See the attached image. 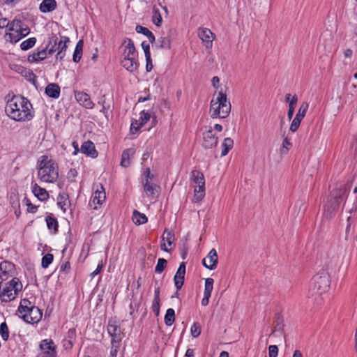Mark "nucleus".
I'll use <instances>...</instances> for the list:
<instances>
[{"instance_id":"obj_1","label":"nucleus","mask_w":357,"mask_h":357,"mask_svg":"<svg viewBox=\"0 0 357 357\" xmlns=\"http://www.w3.org/2000/svg\"><path fill=\"white\" fill-rule=\"evenodd\" d=\"M31 104L23 96H14L6 103L5 112L7 115L16 121H30L33 117L29 107Z\"/></svg>"},{"instance_id":"obj_2","label":"nucleus","mask_w":357,"mask_h":357,"mask_svg":"<svg viewBox=\"0 0 357 357\" xmlns=\"http://www.w3.org/2000/svg\"><path fill=\"white\" fill-rule=\"evenodd\" d=\"M38 178L42 182L54 183L59 178V168L57 163L49 159L48 156H40L37 162Z\"/></svg>"},{"instance_id":"obj_3","label":"nucleus","mask_w":357,"mask_h":357,"mask_svg":"<svg viewBox=\"0 0 357 357\" xmlns=\"http://www.w3.org/2000/svg\"><path fill=\"white\" fill-rule=\"evenodd\" d=\"M347 188L345 186L333 189L328 198L327 204L324 206V216L331 219L337 211L340 203L347 195Z\"/></svg>"},{"instance_id":"obj_4","label":"nucleus","mask_w":357,"mask_h":357,"mask_svg":"<svg viewBox=\"0 0 357 357\" xmlns=\"http://www.w3.org/2000/svg\"><path fill=\"white\" fill-rule=\"evenodd\" d=\"M231 112V104L227 101V96L222 91H219L215 98L211 101L209 113L212 119H224L228 116Z\"/></svg>"},{"instance_id":"obj_5","label":"nucleus","mask_w":357,"mask_h":357,"mask_svg":"<svg viewBox=\"0 0 357 357\" xmlns=\"http://www.w3.org/2000/svg\"><path fill=\"white\" fill-rule=\"evenodd\" d=\"M17 312L20 317L29 324H36L40 321L43 317L41 310L26 298L20 301Z\"/></svg>"},{"instance_id":"obj_6","label":"nucleus","mask_w":357,"mask_h":357,"mask_svg":"<svg viewBox=\"0 0 357 357\" xmlns=\"http://www.w3.org/2000/svg\"><path fill=\"white\" fill-rule=\"evenodd\" d=\"M330 287V276L323 271L313 276L309 286L308 296H321Z\"/></svg>"},{"instance_id":"obj_7","label":"nucleus","mask_w":357,"mask_h":357,"mask_svg":"<svg viewBox=\"0 0 357 357\" xmlns=\"http://www.w3.org/2000/svg\"><path fill=\"white\" fill-rule=\"evenodd\" d=\"M22 289V284L20 280L13 278L0 292L1 301L7 303L14 300Z\"/></svg>"},{"instance_id":"obj_8","label":"nucleus","mask_w":357,"mask_h":357,"mask_svg":"<svg viewBox=\"0 0 357 357\" xmlns=\"http://www.w3.org/2000/svg\"><path fill=\"white\" fill-rule=\"evenodd\" d=\"M193 181L197 184L195 188L194 198L196 202L201 201L205 196V180L204 174L197 170H193L191 172Z\"/></svg>"},{"instance_id":"obj_9","label":"nucleus","mask_w":357,"mask_h":357,"mask_svg":"<svg viewBox=\"0 0 357 357\" xmlns=\"http://www.w3.org/2000/svg\"><path fill=\"white\" fill-rule=\"evenodd\" d=\"M202 132V146L205 149H211L215 147L218 144V137L213 133L211 126H204Z\"/></svg>"},{"instance_id":"obj_10","label":"nucleus","mask_w":357,"mask_h":357,"mask_svg":"<svg viewBox=\"0 0 357 357\" xmlns=\"http://www.w3.org/2000/svg\"><path fill=\"white\" fill-rule=\"evenodd\" d=\"M15 274V265L8 261L0 263V284L13 277Z\"/></svg>"},{"instance_id":"obj_11","label":"nucleus","mask_w":357,"mask_h":357,"mask_svg":"<svg viewBox=\"0 0 357 357\" xmlns=\"http://www.w3.org/2000/svg\"><path fill=\"white\" fill-rule=\"evenodd\" d=\"M218 257L215 249L211 250L207 256L202 260V264L209 270H213L216 268Z\"/></svg>"},{"instance_id":"obj_12","label":"nucleus","mask_w":357,"mask_h":357,"mask_svg":"<svg viewBox=\"0 0 357 357\" xmlns=\"http://www.w3.org/2000/svg\"><path fill=\"white\" fill-rule=\"evenodd\" d=\"M94 193L92 196V202L96 204H102L106 199L105 188L100 183L94 184L93 186Z\"/></svg>"},{"instance_id":"obj_13","label":"nucleus","mask_w":357,"mask_h":357,"mask_svg":"<svg viewBox=\"0 0 357 357\" xmlns=\"http://www.w3.org/2000/svg\"><path fill=\"white\" fill-rule=\"evenodd\" d=\"M198 36L204 43L206 49L212 47L213 40L214 39L213 33L209 29L202 28L198 31Z\"/></svg>"},{"instance_id":"obj_14","label":"nucleus","mask_w":357,"mask_h":357,"mask_svg":"<svg viewBox=\"0 0 357 357\" xmlns=\"http://www.w3.org/2000/svg\"><path fill=\"white\" fill-rule=\"evenodd\" d=\"M107 331L109 335L112 337V342H121V328L120 326L118 324H116V321L112 320L109 321L107 325Z\"/></svg>"},{"instance_id":"obj_15","label":"nucleus","mask_w":357,"mask_h":357,"mask_svg":"<svg viewBox=\"0 0 357 357\" xmlns=\"http://www.w3.org/2000/svg\"><path fill=\"white\" fill-rule=\"evenodd\" d=\"M127 43V45H125L123 52V59H137V52L136 51L135 45L133 41L130 38H126L123 43V45Z\"/></svg>"},{"instance_id":"obj_16","label":"nucleus","mask_w":357,"mask_h":357,"mask_svg":"<svg viewBox=\"0 0 357 357\" xmlns=\"http://www.w3.org/2000/svg\"><path fill=\"white\" fill-rule=\"evenodd\" d=\"M69 38L66 36H61L60 40L57 38L56 59L62 61L66 55L67 50V43L69 42Z\"/></svg>"},{"instance_id":"obj_17","label":"nucleus","mask_w":357,"mask_h":357,"mask_svg":"<svg viewBox=\"0 0 357 357\" xmlns=\"http://www.w3.org/2000/svg\"><path fill=\"white\" fill-rule=\"evenodd\" d=\"M185 264L184 262H182L174 277V285L177 290H179L181 289V287L183 285L184 280H185Z\"/></svg>"},{"instance_id":"obj_18","label":"nucleus","mask_w":357,"mask_h":357,"mask_svg":"<svg viewBox=\"0 0 357 357\" xmlns=\"http://www.w3.org/2000/svg\"><path fill=\"white\" fill-rule=\"evenodd\" d=\"M75 98L77 101L83 107L87 109H92L94 107V103L91 100L90 96L84 92H76Z\"/></svg>"},{"instance_id":"obj_19","label":"nucleus","mask_w":357,"mask_h":357,"mask_svg":"<svg viewBox=\"0 0 357 357\" xmlns=\"http://www.w3.org/2000/svg\"><path fill=\"white\" fill-rule=\"evenodd\" d=\"M80 151L92 158H96L98 156V151L95 148L94 144L90 140L86 141L82 144Z\"/></svg>"},{"instance_id":"obj_20","label":"nucleus","mask_w":357,"mask_h":357,"mask_svg":"<svg viewBox=\"0 0 357 357\" xmlns=\"http://www.w3.org/2000/svg\"><path fill=\"white\" fill-rule=\"evenodd\" d=\"M32 192L34 195L40 201L47 200L49 197L47 191L40 187L36 183H31Z\"/></svg>"},{"instance_id":"obj_21","label":"nucleus","mask_w":357,"mask_h":357,"mask_svg":"<svg viewBox=\"0 0 357 357\" xmlns=\"http://www.w3.org/2000/svg\"><path fill=\"white\" fill-rule=\"evenodd\" d=\"M47 53L44 47L41 50H38L36 52H33L29 54L27 58V61L29 63H36L43 61L47 56Z\"/></svg>"},{"instance_id":"obj_22","label":"nucleus","mask_w":357,"mask_h":357,"mask_svg":"<svg viewBox=\"0 0 357 357\" xmlns=\"http://www.w3.org/2000/svg\"><path fill=\"white\" fill-rule=\"evenodd\" d=\"M56 7L57 3L55 0H43L39 6V10L41 13H47L52 12Z\"/></svg>"},{"instance_id":"obj_23","label":"nucleus","mask_w":357,"mask_h":357,"mask_svg":"<svg viewBox=\"0 0 357 357\" xmlns=\"http://www.w3.org/2000/svg\"><path fill=\"white\" fill-rule=\"evenodd\" d=\"M122 66L128 71L132 73L137 70L139 62L137 59H123L121 60Z\"/></svg>"},{"instance_id":"obj_24","label":"nucleus","mask_w":357,"mask_h":357,"mask_svg":"<svg viewBox=\"0 0 357 357\" xmlns=\"http://www.w3.org/2000/svg\"><path fill=\"white\" fill-rule=\"evenodd\" d=\"M45 93L50 98H58L60 96V86L57 84H49L45 88Z\"/></svg>"},{"instance_id":"obj_25","label":"nucleus","mask_w":357,"mask_h":357,"mask_svg":"<svg viewBox=\"0 0 357 357\" xmlns=\"http://www.w3.org/2000/svg\"><path fill=\"white\" fill-rule=\"evenodd\" d=\"M40 348L42 352L51 354L52 351L54 354H56L54 343L52 340L45 339L42 340L40 344Z\"/></svg>"},{"instance_id":"obj_26","label":"nucleus","mask_w":357,"mask_h":357,"mask_svg":"<svg viewBox=\"0 0 357 357\" xmlns=\"http://www.w3.org/2000/svg\"><path fill=\"white\" fill-rule=\"evenodd\" d=\"M57 36L56 35L52 36L49 38L47 44L44 47L48 55H52L56 52Z\"/></svg>"},{"instance_id":"obj_27","label":"nucleus","mask_w":357,"mask_h":357,"mask_svg":"<svg viewBox=\"0 0 357 357\" xmlns=\"http://www.w3.org/2000/svg\"><path fill=\"white\" fill-rule=\"evenodd\" d=\"M135 154V150L133 149H128L122 153L121 165L124 167H127L130 165V157Z\"/></svg>"},{"instance_id":"obj_28","label":"nucleus","mask_w":357,"mask_h":357,"mask_svg":"<svg viewBox=\"0 0 357 357\" xmlns=\"http://www.w3.org/2000/svg\"><path fill=\"white\" fill-rule=\"evenodd\" d=\"M45 221L48 229L51 230L54 234H56L58 231L59 227V224L56 218L51 215H47L45 218Z\"/></svg>"},{"instance_id":"obj_29","label":"nucleus","mask_w":357,"mask_h":357,"mask_svg":"<svg viewBox=\"0 0 357 357\" xmlns=\"http://www.w3.org/2000/svg\"><path fill=\"white\" fill-rule=\"evenodd\" d=\"M135 30L137 33H142L146 36L149 38L150 43H153L155 42V36L148 28L141 25H137L135 28Z\"/></svg>"},{"instance_id":"obj_30","label":"nucleus","mask_w":357,"mask_h":357,"mask_svg":"<svg viewBox=\"0 0 357 357\" xmlns=\"http://www.w3.org/2000/svg\"><path fill=\"white\" fill-rule=\"evenodd\" d=\"M162 241H166L167 244L171 246L176 241L174 232L168 229H165L162 236Z\"/></svg>"},{"instance_id":"obj_31","label":"nucleus","mask_w":357,"mask_h":357,"mask_svg":"<svg viewBox=\"0 0 357 357\" xmlns=\"http://www.w3.org/2000/svg\"><path fill=\"white\" fill-rule=\"evenodd\" d=\"M132 220L135 225H140L146 223L148 219L144 213H141L137 210H134L132 214Z\"/></svg>"},{"instance_id":"obj_32","label":"nucleus","mask_w":357,"mask_h":357,"mask_svg":"<svg viewBox=\"0 0 357 357\" xmlns=\"http://www.w3.org/2000/svg\"><path fill=\"white\" fill-rule=\"evenodd\" d=\"M234 141L231 138H225L222 144V150L221 152V156H225L228 153L229 150L232 149Z\"/></svg>"},{"instance_id":"obj_33","label":"nucleus","mask_w":357,"mask_h":357,"mask_svg":"<svg viewBox=\"0 0 357 357\" xmlns=\"http://www.w3.org/2000/svg\"><path fill=\"white\" fill-rule=\"evenodd\" d=\"M158 188H159V186L154 183H150L149 181H148V178L146 179V181L144 184V190L148 196H153Z\"/></svg>"},{"instance_id":"obj_34","label":"nucleus","mask_w":357,"mask_h":357,"mask_svg":"<svg viewBox=\"0 0 357 357\" xmlns=\"http://www.w3.org/2000/svg\"><path fill=\"white\" fill-rule=\"evenodd\" d=\"M156 47L159 49L169 50L171 42L168 37H160L156 43Z\"/></svg>"},{"instance_id":"obj_35","label":"nucleus","mask_w":357,"mask_h":357,"mask_svg":"<svg viewBox=\"0 0 357 357\" xmlns=\"http://www.w3.org/2000/svg\"><path fill=\"white\" fill-rule=\"evenodd\" d=\"M164 319L165 324L168 326H172L174 324L175 321V312L174 309H167Z\"/></svg>"},{"instance_id":"obj_36","label":"nucleus","mask_w":357,"mask_h":357,"mask_svg":"<svg viewBox=\"0 0 357 357\" xmlns=\"http://www.w3.org/2000/svg\"><path fill=\"white\" fill-rule=\"evenodd\" d=\"M69 203L68 196L67 194H59L58 197V206L63 210V212L66 211V206Z\"/></svg>"},{"instance_id":"obj_37","label":"nucleus","mask_w":357,"mask_h":357,"mask_svg":"<svg viewBox=\"0 0 357 357\" xmlns=\"http://www.w3.org/2000/svg\"><path fill=\"white\" fill-rule=\"evenodd\" d=\"M152 21L153 24L157 26H160L162 21L160 10L155 6H153V8Z\"/></svg>"},{"instance_id":"obj_38","label":"nucleus","mask_w":357,"mask_h":357,"mask_svg":"<svg viewBox=\"0 0 357 357\" xmlns=\"http://www.w3.org/2000/svg\"><path fill=\"white\" fill-rule=\"evenodd\" d=\"M36 43V38L34 37L29 38L20 44V48L22 50H28L33 47Z\"/></svg>"},{"instance_id":"obj_39","label":"nucleus","mask_w":357,"mask_h":357,"mask_svg":"<svg viewBox=\"0 0 357 357\" xmlns=\"http://www.w3.org/2000/svg\"><path fill=\"white\" fill-rule=\"evenodd\" d=\"M213 282L214 280L213 278H208L205 280L204 295L211 296V292L213 289Z\"/></svg>"},{"instance_id":"obj_40","label":"nucleus","mask_w":357,"mask_h":357,"mask_svg":"<svg viewBox=\"0 0 357 357\" xmlns=\"http://www.w3.org/2000/svg\"><path fill=\"white\" fill-rule=\"evenodd\" d=\"M167 264V261L166 259L163 258L158 259L156 266L155 268V272L158 274L162 273L165 268H166Z\"/></svg>"},{"instance_id":"obj_41","label":"nucleus","mask_w":357,"mask_h":357,"mask_svg":"<svg viewBox=\"0 0 357 357\" xmlns=\"http://www.w3.org/2000/svg\"><path fill=\"white\" fill-rule=\"evenodd\" d=\"M0 335L4 341H7L9 337V330L6 322H3L0 325Z\"/></svg>"},{"instance_id":"obj_42","label":"nucleus","mask_w":357,"mask_h":357,"mask_svg":"<svg viewBox=\"0 0 357 357\" xmlns=\"http://www.w3.org/2000/svg\"><path fill=\"white\" fill-rule=\"evenodd\" d=\"M54 256L52 254L47 253L42 258L41 265L42 267L46 268L52 262Z\"/></svg>"},{"instance_id":"obj_43","label":"nucleus","mask_w":357,"mask_h":357,"mask_svg":"<svg viewBox=\"0 0 357 357\" xmlns=\"http://www.w3.org/2000/svg\"><path fill=\"white\" fill-rule=\"evenodd\" d=\"M308 107H309V104L307 102H303L301 105L296 116L301 118V119H303L306 114Z\"/></svg>"},{"instance_id":"obj_44","label":"nucleus","mask_w":357,"mask_h":357,"mask_svg":"<svg viewBox=\"0 0 357 357\" xmlns=\"http://www.w3.org/2000/svg\"><path fill=\"white\" fill-rule=\"evenodd\" d=\"M190 333L193 337H197L201 334V326L198 322H195L190 328Z\"/></svg>"},{"instance_id":"obj_45","label":"nucleus","mask_w":357,"mask_h":357,"mask_svg":"<svg viewBox=\"0 0 357 357\" xmlns=\"http://www.w3.org/2000/svg\"><path fill=\"white\" fill-rule=\"evenodd\" d=\"M22 24L23 23L21 20H13L12 22H10L8 30L11 31H18L22 27Z\"/></svg>"},{"instance_id":"obj_46","label":"nucleus","mask_w":357,"mask_h":357,"mask_svg":"<svg viewBox=\"0 0 357 357\" xmlns=\"http://www.w3.org/2000/svg\"><path fill=\"white\" fill-rule=\"evenodd\" d=\"M23 202L27 206V212L28 213H36V211L38 210V206L36 205H33L27 197H24Z\"/></svg>"},{"instance_id":"obj_47","label":"nucleus","mask_w":357,"mask_h":357,"mask_svg":"<svg viewBox=\"0 0 357 357\" xmlns=\"http://www.w3.org/2000/svg\"><path fill=\"white\" fill-rule=\"evenodd\" d=\"M301 121V118L296 116L291 123L290 130L293 132H296L299 128Z\"/></svg>"},{"instance_id":"obj_48","label":"nucleus","mask_w":357,"mask_h":357,"mask_svg":"<svg viewBox=\"0 0 357 357\" xmlns=\"http://www.w3.org/2000/svg\"><path fill=\"white\" fill-rule=\"evenodd\" d=\"M290 146H291V143L290 142L289 139H288L287 137H285L283 139L282 142V146L280 149V152L282 154L287 153L289 151Z\"/></svg>"},{"instance_id":"obj_49","label":"nucleus","mask_w":357,"mask_h":357,"mask_svg":"<svg viewBox=\"0 0 357 357\" xmlns=\"http://www.w3.org/2000/svg\"><path fill=\"white\" fill-rule=\"evenodd\" d=\"M150 119V114L145 111H142L140 112V126H144Z\"/></svg>"},{"instance_id":"obj_50","label":"nucleus","mask_w":357,"mask_h":357,"mask_svg":"<svg viewBox=\"0 0 357 357\" xmlns=\"http://www.w3.org/2000/svg\"><path fill=\"white\" fill-rule=\"evenodd\" d=\"M77 176V172L75 169L71 168L68 174H67V178L70 182H75V178Z\"/></svg>"},{"instance_id":"obj_51","label":"nucleus","mask_w":357,"mask_h":357,"mask_svg":"<svg viewBox=\"0 0 357 357\" xmlns=\"http://www.w3.org/2000/svg\"><path fill=\"white\" fill-rule=\"evenodd\" d=\"M8 37H9L10 41L13 43H16L20 39L24 38L22 36H21L20 33H18V31H15V33H9Z\"/></svg>"},{"instance_id":"obj_52","label":"nucleus","mask_w":357,"mask_h":357,"mask_svg":"<svg viewBox=\"0 0 357 357\" xmlns=\"http://www.w3.org/2000/svg\"><path fill=\"white\" fill-rule=\"evenodd\" d=\"M8 37H9L10 41L13 43H16L20 39L24 38L22 36H21L20 33H18V31H15V33H9Z\"/></svg>"},{"instance_id":"obj_53","label":"nucleus","mask_w":357,"mask_h":357,"mask_svg":"<svg viewBox=\"0 0 357 357\" xmlns=\"http://www.w3.org/2000/svg\"><path fill=\"white\" fill-rule=\"evenodd\" d=\"M283 324H282V321L278 320L276 325L275 326V328H274V330L272 331L271 335H275L277 333H279L280 334H282V332L283 331Z\"/></svg>"},{"instance_id":"obj_54","label":"nucleus","mask_w":357,"mask_h":357,"mask_svg":"<svg viewBox=\"0 0 357 357\" xmlns=\"http://www.w3.org/2000/svg\"><path fill=\"white\" fill-rule=\"evenodd\" d=\"M278 354V348L276 345H270L268 347V356L277 357Z\"/></svg>"},{"instance_id":"obj_55","label":"nucleus","mask_w":357,"mask_h":357,"mask_svg":"<svg viewBox=\"0 0 357 357\" xmlns=\"http://www.w3.org/2000/svg\"><path fill=\"white\" fill-rule=\"evenodd\" d=\"M112 342V347H111L109 357H116L119 342Z\"/></svg>"},{"instance_id":"obj_56","label":"nucleus","mask_w":357,"mask_h":357,"mask_svg":"<svg viewBox=\"0 0 357 357\" xmlns=\"http://www.w3.org/2000/svg\"><path fill=\"white\" fill-rule=\"evenodd\" d=\"M152 310L155 316H158L160 314V301L153 300L152 305Z\"/></svg>"},{"instance_id":"obj_57","label":"nucleus","mask_w":357,"mask_h":357,"mask_svg":"<svg viewBox=\"0 0 357 357\" xmlns=\"http://www.w3.org/2000/svg\"><path fill=\"white\" fill-rule=\"evenodd\" d=\"M75 338H76V330H75V328H70L68 330V331L67 336H66V339L74 342Z\"/></svg>"},{"instance_id":"obj_58","label":"nucleus","mask_w":357,"mask_h":357,"mask_svg":"<svg viewBox=\"0 0 357 357\" xmlns=\"http://www.w3.org/2000/svg\"><path fill=\"white\" fill-rule=\"evenodd\" d=\"M354 220L349 216L347 218V225L346 227V237L349 238L351 237L350 231L351 229V224L353 223Z\"/></svg>"},{"instance_id":"obj_59","label":"nucleus","mask_w":357,"mask_h":357,"mask_svg":"<svg viewBox=\"0 0 357 357\" xmlns=\"http://www.w3.org/2000/svg\"><path fill=\"white\" fill-rule=\"evenodd\" d=\"M10 26V22L8 20L7 18L3 17L2 15L0 14V29L3 28H9Z\"/></svg>"},{"instance_id":"obj_60","label":"nucleus","mask_w":357,"mask_h":357,"mask_svg":"<svg viewBox=\"0 0 357 357\" xmlns=\"http://www.w3.org/2000/svg\"><path fill=\"white\" fill-rule=\"evenodd\" d=\"M30 32L29 28L28 26L22 24V27L18 31V33L21 34L23 37L27 36Z\"/></svg>"},{"instance_id":"obj_61","label":"nucleus","mask_w":357,"mask_h":357,"mask_svg":"<svg viewBox=\"0 0 357 357\" xmlns=\"http://www.w3.org/2000/svg\"><path fill=\"white\" fill-rule=\"evenodd\" d=\"M146 70L147 72H150L153 68L152 60L151 55L146 56Z\"/></svg>"},{"instance_id":"obj_62","label":"nucleus","mask_w":357,"mask_h":357,"mask_svg":"<svg viewBox=\"0 0 357 357\" xmlns=\"http://www.w3.org/2000/svg\"><path fill=\"white\" fill-rule=\"evenodd\" d=\"M141 127H142V126H140V124L137 123V121H135L132 122V123H131V126H130V132L132 133H135L137 131H138Z\"/></svg>"},{"instance_id":"obj_63","label":"nucleus","mask_w":357,"mask_h":357,"mask_svg":"<svg viewBox=\"0 0 357 357\" xmlns=\"http://www.w3.org/2000/svg\"><path fill=\"white\" fill-rule=\"evenodd\" d=\"M142 47L144 52L145 56L148 55H151L150 53V45L146 42L144 41L142 43Z\"/></svg>"},{"instance_id":"obj_64","label":"nucleus","mask_w":357,"mask_h":357,"mask_svg":"<svg viewBox=\"0 0 357 357\" xmlns=\"http://www.w3.org/2000/svg\"><path fill=\"white\" fill-rule=\"evenodd\" d=\"M37 357H56V354H54L52 351L50 353H44L41 352L40 354L37 356Z\"/></svg>"}]
</instances>
